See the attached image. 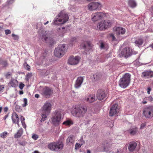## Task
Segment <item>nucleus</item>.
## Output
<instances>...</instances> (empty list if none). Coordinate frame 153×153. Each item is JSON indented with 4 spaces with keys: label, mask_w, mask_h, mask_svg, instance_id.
Wrapping results in <instances>:
<instances>
[{
    "label": "nucleus",
    "mask_w": 153,
    "mask_h": 153,
    "mask_svg": "<svg viewBox=\"0 0 153 153\" xmlns=\"http://www.w3.org/2000/svg\"><path fill=\"white\" fill-rule=\"evenodd\" d=\"M48 32L45 31L42 35V39L48 43H49L51 45H52L55 43L54 40L52 38L48 39Z\"/></svg>",
    "instance_id": "14"
},
{
    "label": "nucleus",
    "mask_w": 153,
    "mask_h": 153,
    "mask_svg": "<svg viewBox=\"0 0 153 153\" xmlns=\"http://www.w3.org/2000/svg\"><path fill=\"white\" fill-rule=\"evenodd\" d=\"M23 130L22 128H21L17 132V133L14 135V137L15 138H18L21 137L23 133Z\"/></svg>",
    "instance_id": "27"
},
{
    "label": "nucleus",
    "mask_w": 153,
    "mask_h": 153,
    "mask_svg": "<svg viewBox=\"0 0 153 153\" xmlns=\"http://www.w3.org/2000/svg\"><path fill=\"white\" fill-rule=\"evenodd\" d=\"M48 115V114H45V113H42V118L41 121H44L47 118V116Z\"/></svg>",
    "instance_id": "35"
},
{
    "label": "nucleus",
    "mask_w": 153,
    "mask_h": 153,
    "mask_svg": "<svg viewBox=\"0 0 153 153\" xmlns=\"http://www.w3.org/2000/svg\"><path fill=\"white\" fill-rule=\"evenodd\" d=\"M12 119L13 123H15L18 122L19 121L18 115L16 113H14L13 114Z\"/></svg>",
    "instance_id": "26"
},
{
    "label": "nucleus",
    "mask_w": 153,
    "mask_h": 153,
    "mask_svg": "<svg viewBox=\"0 0 153 153\" xmlns=\"http://www.w3.org/2000/svg\"><path fill=\"white\" fill-rule=\"evenodd\" d=\"M114 30L115 33L118 38H120L121 35L124 34L126 32L125 29L121 27H114Z\"/></svg>",
    "instance_id": "12"
},
{
    "label": "nucleus",
    "mask_w": 153,
    "mask_h": 153,
    "mask_svg": "<svg viewBox=\"0 0 153 153\" xmlns=\"http://www.w3.org/2000/svg\"><path fill=\"white\" fill-rule=\"evenodd\" d=\"M96 96L97 98L99 100H102L106 97L104 91L99 89L97 93Z\"/></svg>",
    "instance_id": "17"
},
{
    "label": "nucleus",
    "mask_w": 153,
    "mask_h": 153,
    "mask_svg": "<svg viewBox=\"0 0 153 153\" xmlns=\"http://www.w3.org/2000/svg\"><path fill=\"white\" fill-rule=\"evenodd\" d=\"M142 102L143 104H146L147 103V102L146 101V100L145 99L144 100H143L142 101Z\"/></svg>",
    "instance_id": "63"
},
{
    "label": "nucleus",
    "mask_w": 153,
    "mask_h": 153,
    "mask_svg": "<svg viewBox=\"0 0 153 153\" xmlns=\"http://www.w3.org/2000/svg\"><path fill=\"white\" fill-rule=\"evenodd\" d=\"M9 135L8 133L6 131H4L0 134V137L2 139H4Z\"/></svg>",
    "instance_id": "32"
},
{
    "label": "nucleus",
    "mask_w": 153,
    "mask_h": 153,
    "mask_svg": "<svg viewBox=\"0 0 153 153\" xmlns=\"http://www.w3.org/2000/svg\"><path fill=\"white\" fill-rule=\"evenodd\" d=\"M131 75L129 73H126L119 80V86L122 88H125L129 85L130 81Z\"/></svg>",
    "instance_id": "2"
},
{
    "label": "nucleus",
    "mask_w": 153,
    "mask_h": 153,
    "mask_svg": "<svg viewBox=\"0 0 153 153\" xmlns=\"http://www.w3.org/2000/svg\"><path fill=\"white\" fill-rule=\"evenodd\" d=\"M133 54L131 49L129 47H126L123 48L120 52H119V56H123L128 57Z\"/></svg>",
    "instance_id": "8"
},
{
    "label": "nucleus",
    "mask_w": 153,
    "mask_h": 153,
    "mask_svg": "<svg viewBox=\"0 0 153 153\" xmlns=\"http://www.w3.org/2000/svg\"><path fill=\"white\" fill-rule=\"evenodd\" d=\"M104 151L108 153H109L111 152V149L108 147L106 146L104 148Z\"/></svg>",
    "instance_id": "37"
},
{
    "label": "nucleus",
    "mask_w": 153,
    "mask_h": 153,
    "mask_svg": "<svg viewBox=\"0 0 153 153\" xmlns=\"http://www.w3.org/2000/svg\"><path fill=\"white\" fill-rule=\"evenodd\" d=\"M8 108L7 107H5L4 108V110L5 112H6L8 110Z\"/></svg>",
    "instance_id": "60"
},
{
    "label": "nucleus",
    "mask_w": 153,
    "mask_h": 153,
    "mask_svg": "<svg viewBox=\"0 0 153 153\" xmlns=\"http://www.w3.org/2000/svg\"><path fill=\"white\" fill-rule=\"evenodd\" d=\"M0 63L2 64L3 67H6L8 65V64L7 61H3L2 62H0Z\"/></svg>",
    "instance_id": "44"
},
{
    "label": "nucleus",
    "mask_w": 153,
    "mask_h": 153,
    "mask_svg": "<svg viewBox=\"0 0 153 153\" xmlns=\"http://www.w3.org/2000/svg\"><path fill=\"white\" fill-rule=\"evenodd\" d=\"M15 110L16 111L18 112H20L22 110L20 106L18 105H16L15 107Z\"/></svg>",
    "instance_id": "38"
},
{
    "label": "nucleus",
    "mask_w": 153,
    "mask_h": 153,
    "mask_svg": "<svg viewBox=\"0 0 153 153\" xmlns=\"http://www.w3.org/2000/svg\"><path fill=\"white\" fill-rule=\"evenodd\" d=\"M83 80V78L82 77H78L77 79L74 84V87L76 88H78L81 87Z\"/></svg>",
    "instance_id": "19"
},
{
    "label": "nucleus",
    "mask_w": 153,
    "mask_h": 153,
    "mask_svg": "<svg viewBox=\"0 0 153 153\" xmlns=\"http://www.w3.org/2000/svg\"><path fill=\"white\" fill-rule=\"evenodd\" d=\"M80 46L82 48H85L86 46L85 42H84L83 43H82L81 45Z\"/></svg>",
    "instance_id": "48"
},
{
    "label": "nucleus",
    "mask_w": 153,
    "mask_h": 153,
    "mask_svg": "<svg viewBox=\"0 0 153 153\" xmlns=\"http://www.w3.org/2000/svg\"><path fill=\"white\" fill-rule=\"evenodd\" d=\"M65 47L64 44L59 45L54 51L55 56L58 57L62 56L64 54Z\"/></svg>",
    "instance_id": "5"
},
{
    "label": "nucleus",
    "mask_w": 153,
    "mask_h": 153,
    "mask_svg": "<svg viewBox=\"0 0 153 153\" xmlns=\"http://www.w3.org/2000/svg\"><path fill=\"white\" fill-rule=\"evenodd\" d=\"M111 25V22L109 20L101 21L98 24L97 28L101 30H105L109 28Z\"/></svg>",
    "instance_id": "6"
},
{
    "label": "nucleus",
    "mask_w": 153,
    "mask_h": 153,
    "mask_svg": "<svg viewBox=\"0 0 153 153\" xmlns=\"http://www.w3.org/2000/svg\"><path fill=\"white\" fill-rule=\"evenodd\" d=\"M143 114L146 118H151L153 117V106H151L144 108Z\"/></svg>",
    "instance_id": "11"
},
{
    "label": "nucleus",
    "mask_w": 153,
    "mask_h": 153,
    "mask_svg": "<svg viewBox=\"0 0 153 153\" xmlns=\"http://www.w3.org/2000/svg\"><path fill=\"white\" fill-rule=\"evenodd\" d=\"M56 152L61 150L63 148L64 145L62 142H55Z\"/></svg>",
    "instance_id": "20"
},
{
    "label": "nucleus",
    "mask_w": 153,
    "mask_h": 153,
    "mask_svg": "<svg viewBox=\"0 0 153 153\" xmlns=\"http://www.w3.org/2000/svg\"><path fill=\"white\" fill-rule=\"evenodd\" d=\"M145 99L150 101H152L153 100V98L151 96H149L148 97H146L145 98Z\"/></svg>",
    "instance_id": "43"
},
{
    "label": "nucleus",
    "mask_w": 153,
    "mask_h": 153,
    "mask_svg": "<svg viewBox=\"0 0 153 153\" xmlns=\"http://www.w3.org/2000/svg\"><path fill=\"white\" fill-rule=\"evenodd\" d=\"M17 83V81L14 79H11L9 82V85L13 87H15Z\"/></svg>",
    "instance_id": "29"
},
{
    "label": "nucleus",
    "mask_w": 153,
    "mask_h": 153,
    "mask_svg": "<svg viewBox=\"0 0 153 153\" xmlns=\"http://www.w3.org/2000/svg\"><path fill=\"white\" fill-rule=\"evenodd\" d=\"M85 100L90 103L94 102L95 101V96L94 95H89L85 97Z\"/></svg>",
    "instance_id": "21"
},
{
    "label": "nucleus",
    "mask_w": 153,
    "mask_h": 153,
    "mask_svg": "<svg viewBox=\"0 0 153 153\" xmlns=\"http://www.w3.org/2000/svg\"><path fill=\"white\" fill-rule=\"evenodd\" d=\"M150 12H151V14L153 16V6L150 9Z\"/></svg>",
    "instance_id": "57"
},
{
    "label": "nucleus",
    "mask_w": 153,
    "mask_h": 153,
    "mask_svg": "<svg viewBox=\"0 0 153 153\" xmlns=\"http://www.w3.org/2000/svg\"><path fill=\"white\" fill-rule=\"evenodd\" d=\"M75 138L74 135H70L67 139L66 143H74Z\"/></svg>",
    "instance_id": "24"
},
{
    "label": "nucleus",
    "mask_w": 153,
    "mask_h": 153,
    "mask_svg": "<svg viewBox=\"0 0 153 153\" xmlns=\"http://www.w3.org/2000/svg\"><path fill=\"white\" fill-rule=\"evenodd\" d=\"M25 68L27 69L28 70H29L30 69V66L27 64V63L25 62L24 64Z\"/></svg>",
    "instance_id": "41"
},
{
    "label": "nucleus",
    "mask_w": 153,
    "mask_h": 153,
    "mask_svg": "<svg viewBox=\"0 0 153 153\" xmlns=\"http://www.w3.org/2000/svg\"><path fill=\"white\" fill-rule=\"evenodd\" d=\"M68 18L67 14L63 13H59L54 19L53 23L56 25L63 24L68 20Z\"/></svg>",
    "instance_id": "3"
},
{
    "label": "nucleus",
    "mask_w": 153,
    "mask_h": 153,
    "mask_svg": "<svg viewBox=\"0 0 153 153\" xmlns=\"http://www.w3.org/2000/svg\"><path fill=\"white\" fill-rule=\"evenodd\" d=\"M118 105L117 104L114 105L111 108L109 113V116H112L117 114L118 112Z\"/></svg>",
    "instance_id": "16"
},
{
    "label": "nucleus",
    "mask_w": 153,
    "mask_h": 153,
    "mask_svg": "<svg viewBox=\"0 0 153 153\" xmlns=\"http://www.w3.org/2000/svg\"><path fill=\"white\" fill-rule=\"evenodd\" d=\"M20 119L21 122H22L23 121H25V118L23 116H21L20 117Z\"/></svg>",
    "instance_id": "58"
},
{
    "label": "nucleus",
    "mask_w": 153,
    "mask_h": 153,
    "mask_svg": "<svg viewBox=\"0 0 153 153\" xmlns=\"http://www.w3.org/2000/svg\"><path fill=\"white\" fill-rule=\"evenodd\" d=\"M80 59L78 56H72L70 57L68 62L70 65H76L79 63Z\"/></svg>",
    "instance_id": "15"
},
{
    "label": "nucleus",
    "mask_w": 153,
    "mask_h": 153,
    "mask_svg": "<svg viewBox=\"0 0 153 153\" xmlns=\"http://www.w3.org/2000/svg\"><path fill=\"white\" fill-rule=\"evenodd\" d=\"M21 123L23 128L26 129V125L25 123V122L23 121L22 122H21Z\"/></svg>",
    "instance_id": "52"
},
{
    "label": "nucleus",
    "mask_w": 153,
    "mask_h": 153,
    "mask_svg": "<svg viewBox=\"0 0 153 153\" xmlns=\"http://www.w3.org/2000/svg\"><path fill=\"white\" fill-rule=\"evenodd\" d=\"M100 48L101 49H104V44L102 43V42H101L100 44Z\"/></svg>",
    "instance_id": "53"
},
{
    "label": "nucleus",
    "mask_w": 153,
    "mask_h": 153,
    "mask_svg": "<svg viewBox=\"0 0 153 153\" xmlns=\"http://www.w3.org/2000/svg\"><path fill=\"white\" fill-rule=\"evenodd\" d=\"M4 88V85H0V92H1L3 91Z\"/></svg>",
    "instance_id": "47"
},
{
    "label": "nucleus",
    "mask_w": 153,
    "mask_h": 153,
    "mask_svg": "<svg viewBox=\"0 0 153 153\" xmlns=\"http://www.w3.org/2000/svg\"><path fill=\"white\" fill-rule=\"evenodd\" d=\"M19 144L20 145H22L23 146H24L25 145L26 143H25V142H24V143H22V142H20V143H19Z\"/></svg>",
    "instance_id": "62"
},
{
    "label": "nucleus",
    "mask_w": 153,
    "mask_h": 153,
    "mask_svg": "<svg viewBox=\"0 0 153 153\" xmlns=\"http://www.w3.org/2000/svg\"><path fill=\"white\" fill-rule=\"evenodd\" d=\"M102 6L100 3L98 2H92L89 4L88 6V9L91 11L95 10H100Z\"/></svg>",
    "instance_id": "9"
},
{
    "label": "nucleus",
    "mask_w": 153,
    "mask_h": 153,
    "mask_svg": "<svg viewBox=\"0 0 153 153\" xmlns=\"http://www.w3.org/2000/svg\"><path fill=\"white\" fill-rule=\"evenodd\" d=\"M73 124V121L70 119L67 120L62 123L63 125H64L66 126H70L71 125Z\"/></svg>",
    "instance_id": "31"
},
{
    "label": "nucleus",
    "mask_w": 153,
    "mask_h": 153,
    "mask_svg": "<svg viewBox=\"0 0 153 153\" xmlns=\"http://www.w3.org/2000/svg\"><path fill=\"white\" fill-rule=\"evenodd\" d=\"M128 4L132 8L135 7L137 5V4L134 0H129Z\"/></svg>",
    "instance_id": "30"
},
{
    "label": "nucleus",
    "mask_w": 153,
    "mask_h": 153,
    "mask_svg": "<svg viewBox=\"0 0 153 153\" xmlns=\"http://www.w3.org/2000/svg\"><path fill=\"white\" fill-rule=\"evenodd\" d=\"M65 27H58L57 28V30L60 35L62 36L63 34L66 32V30Z\"/></svg>",
    "instance_id": "25"
},
{
    "label": "nucleus",
    "mask_w": 153,
    "mask_h": 153,
    "mask_svg": "<svg viewBox=\"0 0 153 153\" xmlns=\"http://www.w3.org/2000/svg\"><path fill=\"white\" fill-rule=\"evenodd\" d=\"M24 86H25V85L23 84L22 83H21L19 84V88L21 89H22L23 88H24Z\"/></svg>",
    "instance_id": "51"
},
{
    "label": "nucleus",
    "mask_w": 153,
    "mask_h": 153,
    "mask_svg": "<svg viewBox=\"0 0 153 153\" xmlns=\"http://www.w3.org/2000/svg\"><path fill=\"white\" fill-rule=\"evenodd\" d=\"M112 152L113 153H124L122 148H119L115 151H113Z\"/></svg>",
    "instance_id": "33"
},
{
    "label": "nucleus",
    "mask_w": 153,
    "mask_h": 153,
    "mask_svg": "<svg viewBox=\"0 0 153 153\" xmlns=\"http://www.w3.org/2000/svg\"><path fill=\"white\" fill-rule=\"evenodd\" d=\"M151 90V88L150 87H149L147 89V93L149 94H150V91Z\"/></svg>",
    "instance_id": "54"
},
{
    "label": "nucleus",
    "mask_w": 153,
    "mask_h": 153,
    "mask_svg": "<svg viewBox=\"0 0 153 153\" xmlns=\"http://www.w3.org/2000/svg\"><path fill=\"white\" fill-rule=\"evenodd\" d=\"M110 37L113 40H114L115 39V37L114 35L113 34H111L110 36Z\"/></svg>",
    "instance_id": "55"
},
{
    "label": "nucleus",
    "mask_w": 153,
    "mask_h": 153,
    "mask_svg": "<svg viewBox=\"0 0 153 153\" xmlns=\"http://www.w3.org/2000/svg\"><path fill=\"white\" fill-rule=\"evenodd\" d=\"M15 0H8L7 2L9 4L13 3L14 1Z\"/></svg>",
    "instance_id": "56"
},
{
    "label": "nucleus",
    "mask_w": 153,
    "mask_h": 153,
    "mask_svg": "<svg viewBox=\"0 0 153 153\" xmlns=\"http://www.w3.org/2000/svg\"><path fill=\"white\" fill-rule=\"evenodd\" d=\"M87 110L85 107H76L73 108L71 114L75 117L78 118L83 117Z\"/></svg>",
    "instance_id": "1"
},
{
    "label": "nucleus",
    "mask_w": 153,
    "mask_h": 153,
    "mask_svg": "<svg viewBox=\"0 0 153 153\" xmlns=\"http://www.w3.org/2000/svg\"><path fill=\"white\" fill-rule=\"evenodd\" d=\"M24 103L22 104V106L23 107H25L27 105V100L26 98H24L23 99Z\"/></svg>",
    "instance_id": "39"
},
{
    "label": "nucleus",
    "mask_w": 153,
    "mask_h": 153,
    "mask_svg": "<svg viewBox=\"0 0 153 153\" xmlns=\"http://www.w3.org/2000/svg\"><path fill=\"white\" fill-rule=\"evenodd\" d=\"M93 77L94 80H96L98 79L100 77V76L99 74H95L93 75Z\"/></svg>",
    "instance_id": "40"
},
{
    "label": "nucleus",
    "mask_w": 153,
    "mask_h": 153,
    "mask_svg": "<svg viewBox=\"0 0 153 153\" xmlns=\"http://www.w3.org/2000/svg\"><path fill=\"white\" fill-rule=\"evenodd\" d=\"M5 33L6 35L10 34L11 33V31L9 30H5Z\"/></svg>",
    "instance_id": "50"
},
{
    "label": "nucleus",
    "mask_w": 153,
    "mask_h": 153,
    "mask_svg": "<svg viewBox=\"0 0 153 153\" xmlns=\"http://www.w3.org/2000/svg\"><path fill=\"white\" fill-rule=\"evenodd\" d=\"M137 145L136 143L131 142L130 143L128 146V149L129 151H133L136 148Z\"/></svg>",
    "instance_id": "23"
},
{
    "label": "nucleus",
    "mask_w": 153,
    "mask_h": 153,
    "mask_svg": "<svg viewBox=\"0 0 153 153\" xmlns=\"http://www.w3.org/2000/svg\"><path fill=\"white\" fill-rule=\"evenodd\" d=\"M11 76V74L9 72H8L7 74L5 75L6 77L7 78H10V77Z\"/></svg>",
    "instance_id": "49"
},
{
    "label": "nucleus",
    "mask_w": 153,
    "mask_h": 153,
    "mask_svg": "<svg viewBox=\"0 0 153 153\" xmlns=\"http://www.w3.org/2000/svg\"><path fill=\"white\" fill-rule=\"evenodd\" d=\"M55 142L49 143L48 145V147L50 149L56 152Z\"/></svg>",
    "instance_id": "28"
},
{
    "label": "nucleus",
    "mask_w": 153,
    "mask_h": 153,
    "mask_svg": "<svg viewBox=\"0 0 153 153\" xmlns=\"http://www.w3.org/2000/svg\"><path fill=\"white\" fill-rule=\"evenodd\" d=\"M32 137L34 140H36L38 138V135H37L36 134H34L32 136Z\"/></svg>",
    "instance_id": "46"
},
{
    "label": "nucleus",
    "mask_w": 153,
    "mask_h": 153,
    "mask_svg": "<svg viewBox=\"0 0 153 153\" xmlns=\"http://www.w3.org/2000/svg\"><path fill=\"white\" fill-rule=\"evenodd\" d=\"M62 114L60 111L55 112L54 114L51 118L52 123L55 125H58L61 123Z\"/></svg>",
    "instance_id": "4"
},
{
    "label": "nucleus",
    "mask_w": 153,
    "mask_h": 153,
    "mask_svg": "<svg viewBox=\"0 0 153 153\" xmlns=\"http://www.w3.org/2000/svg\"><path fill=\"white\" fill-rule=\"evenodd\" d=\"M12 36L13 38L15 40H18L19 39V37L17 35H15L14 34H12Z\"/></svg>",
    "instance_id": "45"
},
{
    "label": "nucleus",
    "mask_w": 153,
    "mask_h": 153,
    "mask_svg": "<svg viewBox=\"0 0 153 153\" xmlns=\"http://www.w3.org/2000/svg\"><path fill=\"white\" fill-rule=\"evenodd\" d=\"M32 75L31 74H28L26 76L30 78L32 76Z\"/></svg>",
    "instance_id": "61"
},
{
    "label": "nucleus",
    "mask_w": 153,
    "mask_h": 153,
    "mask_svg": "<svg viewBox=\"0 0 153 153\" xmlns=\"http://www.w3.org/2000/svg\"><path fill=\"white\" fill-rule=\"evenodd\" d=\"M82 145H81V144L78 143H76L75 145V149H78L79 148H80Z\"/></svg>",
    "instance_id": "42"
},
{
    "label": "nucleus",
    "mask_w": 153,
    "mask_h": 153,
    "mask_svg": "<svg viewBox=\"0 0 153 153\" xmlns=\"http://www.w3.org/2000/svg\"><path fill=\"white\" fill-rule=\"evenodd\" d=\"M53 93V91L52 89L45 87L43 89L41 94L43 96L48 98L52 95Z\"/></svg>",
    "instance_id": "13"
},
{
    "label": "nucleus",
    "mask_w": 153,
    "mask_h": 153,
    "mask_svg": "<svg viewBox=\"0 0 153 153\" xmlns=\"http://www.w3.org/2000/svg\"><path fill=\"white\" fill-rule=\"evenodd\" d=\"M35 97L36 98H38L39 97V95L38 94H36L35 95Z\"/></svg>",
    "instance_id": "64"
},
{
    "label": "nucleus",
    "mask_w": 153,
    "mask_h": 153,
    "mask_svg": "<svg viewBox=\"0 0 153 153\" xmlns=\"http://www.w3.org/2000/svg\"><path fill=\"white\" fill-rule=\"evenodd\" d=\"M145 126V124L143 123V124H142L140 127V129H143Z\"/></svg>",
    "instance_id": "59"
},
{
    "label": "nucleus",
    "mask_w": 153,
    "mask_h": 153,
    "mask_svg": "<svg viewBox=\"0 0 153 153\" xmlns=\"http://www.w3.org/2000/svg\"><path fill=\"white\" fill-rule=\"evenodd\" d=\"M138 131V128L135 126L131 128L128 130V132L131 135H135L137 133Z\"/></svg>",
    "instance_id": "22"
},
{
    "label": "nucleus",
    "mask_w": 153,
    "mask_h": 153,
    "mask_svg": "<svg viewBox=\"0 0 153 153\" xmlns=\"http://www.w3.org/2000/svg\"><path fill=\"white\" fill-rule=\"evenodd\" d=\"M142 76L145 79L152 77L153 76V72L150 71H145L143 72Z\"/></svg>",
    "instance_id": "18"
},
{
    "label": "nucleus",
    "mask_w": 153,
    "mask_h": 153,
    "mask_svg": "<svg viewBox=\"0 0 153 153\" xmlns=\"http://www.w3.org/2000/svg\"><path fill=\"white\" fill-rule=\"evenodd\" d=\"M105 14L102 12H97L92 14L91 19L93 22H95L104 18Z\"/></svg>",
    "instance_id": "7"
},
{
    "label": "nucleus",
    "mask_w": 153,
    "mask_h": 153,
    "mask_svg": "<svg viewBox=\"0 0 153 153\" xmlns=\"http://www.w3.org/2000/svg\"><path fill=\"white\" fill-rule=\"evenodd\" d=\"M51 103L49 102H46L42 107V113L49 114L51 111Z\"/></svg>",
    "instance_id": "10"
},
{
    "label": "nucleus",
    "mask_w": 153,
    "mask_h": 153,
    "mask_svg": "<svg viewBox=\"0 0 153 153\" xmlns=\"http://www.w3.org/2000/svg\"><path fill=\"white\" fill-rule=\"evenodd\" d=\"M143 43V41L142 39H138L136 40L135 42V44L138 45H142Z\"/></svg>",
    "instance_id": "34"
},
{
    "label": "nucleus",
    "mask_w": 153,
    "mask_h": 153,
    "mask_svg": "<svg viewBox=\"0 0 153 153\" xmlns=\"http://www.w3.org/2000/svg\"><path fill=\"white\" fill-rule=\"evenodd\" d=\"M79 143L82 146L85 144V141L83 139V137L82 136L81 137L80 139L79 140Z\"/></svg>",
    "instance_id": "36"
}]
</instances>
